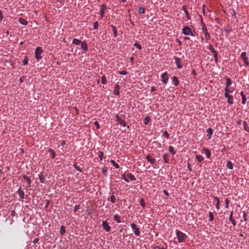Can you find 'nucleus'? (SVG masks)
Here are the masks:
<instances>
[{
    "mask_svg": "<svg viewBox=\"0 0 249 249\" xmlns=\"http://www.w3.org/2000/svg\"><path fill=\"white\" fill-rule=\"evenodd\" d=\"M176 234L178 237V240L179 243L184 242L185 241L187 238V235L185 233L178 230H176Z\"/></svg>",
    "mask_w": 249,
    "mask_h": 249,
    "instance_id": "f257e3e1",
    "label": "nucleus"
},
{
    "mask_svg": "<svg viewBox=\"0 0 249 249\" xmlns=\"http://www.w3.org/2000/svg\"><path fill=\"white\" fill-rule=\"evenodd\" d=\"M43 50L40 47H37L35 50V57L38 60L42 59L41 54L43 53Z\"/></svg>",
    "mask_w": 249,
    "mask_h": 249,
    "instance_id": "f03ea898",
    "label": "nucleus"
},
{
    "mask_svg": "<svg viewBox=\"0 0 249 249\" xmlns=\"http://www.w3.org/2000/svg\"><path fill=\"white\" fill-rule=\"evenodd\" d=\"M107 6L105 4H103L100 6V10L98 13L100 15V19H102L103 18L104 14L106 13L105 10L107 9Z\"/></svg>",
    "mask_w": 249,
    "mask_h": 249,
    "instance_id": "7ed1b4c3",
    "label": "nucleus"
},
{
    "mask_svg": "<svg viewBox=\"0 0 249 249\" xmlns=\"http://www.w3.org/2000/svg\"><path fill=\"white\" fill-rule=\"evenodd\" d=\"M131 228L133 230L134 233L136 236L140 235V230L139 228L137 227V225L135 223L131 224Z\"/></svg>",
    "mask_w": 249,
    "mask_h": 249,
    "instance_id": "20e7f679",
    "label": "nucleus"
},
{
    "mask_svg": "<svg viewBox=\"0 0 249 249\" xmlns=\"http://www.w3.org/2000/svg\"><path fill=\"white\" fill-rule=\"evenodd\" d=\"M161 80L162 83L165 84H167L169 79V76L168 74L167 73V72L165 71V72L163 73L161 75Z\"/></svg>",
    "mask_w": 249,
    "mask_h": 249,
    "instance_id": "39448f33",
    "label": "nucleus"
},
{
    "mask_svg": "<svg viewBox=\"0 0 249 249\" xmlns=\"http://www.w3.org/2000/svg\"><path fill=\"white\" fill-rule=\"evenodd\" d=\"M246 55H247V53L246 52H242L241 54L240 57H241V58L244 61L245 65L246 66H248L249 65V62L248 61V58Z\"/></svg>",
    "mask_w": 249,
    "mask_h": 249,
    "instance_id": "423d86ee",
    "label": "nucleus"
},
{
    "mask_svg": "<svg viewBox=\"0 0 249 249\" xmlns=\"http://www.w3.org/2000/svg\"><path fill=\"white\" fill-rule=\"evenodd\" d=\"M173 59L175 60V63H176V65L177 66V68L178 69H180L182 68V65L181 64V60L180 59V58H178V57L177 56H174L173 57Z\"/></svg>",
    "mask_w": 249,
    "mask_h": 249,
    "instance_id": "0eeeda50",
    "label": "nucleus"
},
{
    "mask_svg": "<svg viewBox=\"0 0 249 249\" xmlns=\"http://www.w3.org/2000/svg\"><path fill=\"white\" fill-rule=\"evenodd\" d=\"M116 121L118 122L120 125L125 127L126 126V123L124 120L122 119L121 117H120L118 115H116Z\"/></svg>",
    "mask_w": 249,
    "mask_h": 249,
    "instance_id": "6e6552de",
    "label": "nucleus"
},
{
    "mask_svg": "<svg viewBox=\"0 0 249 249\" xmlns=\"http://www.w3.org/2000/svg\"><path fill=\"white\" fill-rule=\"evenodd\" d=\"M102 225L104 230H105L107 232L110 231V227L108 225V224L107 221H103L102 222Z\"/></svg>",
    "mask_w": 249,
    "mask_h": 249,
    "instance_id": "1a4fd4ad",
    "label": "nucleus"
},
{
    "mask_svg": "<svg viewBox=\"0 0 249 249\" xmlns=\"http://www.w3.org/2000/svg\"><path fill=\"white\" fill-rule=\"evenodd\" d=\"M192 29L188 26H185L182 29V33L184 35L189 36V34H191Z\"/></svg>",
    "mask_w": 249,
    "mask_h": 249,
    "instance_id": "9d476101",
    "label": "nucleus"
},
{
    "mask_svg": "<svg viewBox=\"0 0 249 249\" xmlns=\"http://www.w3.org/2000/svg\"><path fill=\"white\" fill-rule=\"evenodd\" d=\"M224 96L225 98H227V102L229 104L232 105L233 103V97L232 95L226 93L224 94Z\"/></svg>",
    "mask_w": 249,
    "mask_h": 249,
    "instance_id": "9b49d317",
    "label": "nucleus"
},
{
    "mask_svg": "<svg viewBox=\"0 0 249 249\" xmlns=\"http://www.w3.org/2000/svg\"><path fill=\"white\" fill-rule=\"evenodd\" d=\"M146 160L150 162L152 164H154L156 162V160L152 157L150 155H148L146 156Z\"/></svg>",
    "mask_w": 249,
    "mask_h": 249,
    "instance_id": "f8f14e48",
    "label": "nucleus"
},
{
    "mask_svg": "<svg viewBox=\"0 0 249 249\" xmlns=\"http://www.w3.org/2000/svg\"><path fill=\"white\" fill-rule=\"evenodd\" d=\"M81 48L84 52L88 50V44L85 41H82L81 43Z\"/></svg>",
    "mask_w": 249,
    "mask_h": 249,
    "instance_id": "ddd939ff",
    "label": "nucleus"
},
{
    "mask_svg": "<svg viewBox=\"0 0 249 249\" xmlns=\"http://www.w3.org/2000/svg\"><path fill=\"white\" fill-rule=\"evenodd\" d=\"M171 80H172V81L173 83V84L175 86H177L178 85V84L179 83V81L178 80L177 77H176L175 76H173L171 77Z\"/></svg>",
    "mask_w": 249,
    "mask_h": 249,
    "instance_id": "4468645a",
    "label": "nucleus"
},
{
    "mask_svg": "<svg viewBox=\"0 0 249 249\" xmlns=\"http://www.w3.org/2000/svg\"><path fill=\"white\" fill-rule=\"evenodd\" d=\"M120 86L118 84L115 85L113 93L115 95H119L120 94Z\"/></svg>",
    "mask_w": 249,
    "mask_h": 249,
    "instance_id": "2eb2a0df",
    "label": "nucleus"
},
{
    "mask_svg": "<svg viewBox=\"0 0 249 249\" xmlns=\"http://www.w3.org/2000/svg\"><path fill=\"white\" fill-rule=\"evenodd\" d=\"M38 178L41 183L45 184L46 182L45 177L41 173L38 174Z\"/></svg>",
    "mask_w": 249,
    "mask_h": 249,
    "instance_id": "dca6fc26",
    "label": "nucleus"
},
{
    "mask_svg": "<svg viewBox=\"0 0 249 249\" xmlns=\"http://www.w3.org/2000/svg\"><path fill=\"white\" fill-rule=\"evenodd\" d=\"M18 195H19L20 198L21 199L24 198V192L21 190V187H19L17 191Z\"/></svg>",
    "mask_w": 249,
    "mask_h": 249,
    "instance_id": "f3484780",
    "label": "nucleus"
},
{
    "mask_svg": "<svg viewBox=\"0 0 249 249\" xmlns=\"http://www.w3.org/2000/svg\"><path fill=\"white\" fill-rule=\"evenodd\" d=\"M202 150H203V151L204 152V153L207 158H210L211 155V152L210 150H209L208 148H205V147L203 148Z\"/></svg>",
    "mask_w": 249,
    "mask_h": 249,
    "instance_id": "a211bd4d",
    "label": "nucleus"
},
{
    "mask_svg": "<svg viewBox=\"0 0 249 249\" xmlns=\"http://www.w3.org/2000/svg\"><path fill=\"white\" fill-rule=\"evenodd\" d=\"M232 215H233V212L232 211L231 212V213L230 214L229 220L231 222L233 226H234L236 225V222L235 219L233 218Z\"/></svg>",
    "mask_w": 249,
    "mask_h": 249,
    "instance_id": "6ab92c4d",
    "label": "nucleus"
},
{
    "mask_svg": "<svg viewBox=\"0 0 249 249\" xmlns=\"http://www.w3.org/2000/svg\"><path fill=\"white\" fill-rule=\"evenodd\" d=\"M206 132L207 133L208 139L210 140L212 138V136L213 134V130L211 128H209L207 129Z\"/></svg>",
    "mask_w": 249,
    "mask_h": 249,
    "instance_id": "aec40b11",
    "label": "nucleus"
},
{
    "mask_svg": "<svg viewBox=\"0 0 249 249\" xmlns=\"http://www.w3.org/2000/svg\"><path fill=\"white\" fill-rule=\"evenodd\" d=\"M225 79L226 80V87H229L232 84V81L228 77H225Z\"/></svg>",
    "mask_w": 249,
    "mask_h": 249,
    "instance_id": "412c9836",
    "label": "nucleus"
},
{
    "mask_svg": "<svg viewBox=\"0 0 249 249\" xmlns=\"http://www.w3.org/2000/svg\"><path fill=\"white\" fill-rule=\"evenodd\" d=\"M66 232L65 227L63 225L61 226L59 233L61 235H63Z\"/></svg>",
    "mask_w": 249,
    "mask_h": 249,
    "instance_id": "4be33fe9",
    "label": "nucleus"
},
{
    "mask_svg": "<svg viewBox=\"0 0 249 249\" xmlns=\"http://www.w3.org/2000/svg\"><path fill=\"white\" fill-rule=\"evenodd\" d=\"M48 152L51 156V158L54 159L55 157V153L53 149L50 148L48 150Z\"/></svg>",
    "mask_w": 249,
    "mask_h": 249,
    "instance_id": "5701e85b",
    "label": "nucleus"
},
{
    "mask_svg": "<svg viewBox=\"0 0 249 249\" xmlns=\"http://www.w3.org/2000/svg\"><path fill=\"white\" fill-rule=\"evenodd\" d=\"M23 178L24 179L26 180L28 182V183H29V187H30L31 186V184L32 182L30 178L26 175H23Z\"/></svg>",
    "mask_w": 249,
    "mask_h": 249,
    "instance_id": "b1692460",
    "label": "nucleus"
},
{
    "mask_svg": "<svg viewBox=\"0 0 249 249\" xmlns=\"http://www.w3.org/2000/svg\"><path fill=\"white\" fill-rule=\"evenodd\" d=\"M18 21L21 24L23 25H26L28 24V21L26 19L22 18H19Z\"/></svg>",
    "mask_w": 249,
    "mask_h": 249,
    "instance_id": "393cba45",
    "label": "nucleus"
},
{
    "mask_svg": "<svg viewBox=\"0 0 249 249\" xmlns=\"http://www.w3.org/2000/svg\"><path fill=\"white\" fill-rule=\"evenodd\" d=\"M168 155L167 154H164L163 156V159L164 160V162L166 163H168L169 162V160L168 159Z\"/></svg>",
    "mask_w": 249,
    "mask_h": 249,
    "instance_id": "a878e982",
    "label": "nucleus"
},
{
    "mask_svg": "<svg viewBox=\"0 0 249 249\" xmlns=\"http://www.w3.org/2000/svg\"><path fill=\"white\" fill-rule=\"evenodd\" d=\"M113 218H114V219L116 221V222L117 223H120L121 222V217L119 215L115 214Z\"/></svg>",
    "mask_w": 249,
    "mask_h": 249,
    "instance_id": "bb28decb",
    "label": "nucleus"
},
{
    "mask_svg": "<svg viewBox=\"0 0 249 249\" xmlns=\"http://www.w3.org/2000/svg\"><path fill=\"white\" fill-rule=\"evenodd\" d=\"M227 167L229 169H233V164L231 161L228 160L226 164Z\"/></svg>",
    "mask_w": 249,
    "mask_h": 249,
    "instance_id": "cd10ccee",
    "label": "nucleus"
},
{
    "mask_svg": "<svg viewBox=\"0 0 249 249\" xmlns=\"http://www.w3.org/2000/svg\"><path fill=\"white\" fill-rule=\"evenodd\" d=\"M127 177L128 178L131 180H136V178L135 177V176H134V175H133L132 174L130 173H128L127 174Z\"/></svg>",
    "mask_w": 249,
    "mask_h": 249,
    "instance_id": "c85d7f7f",
    "label": "nucleus"
},
{
    "mask_svg": "<svg viewBox=\"0 0 249 249\" xmlns=\"http://www.w3.org/2000/svg\"><path fill=\"white\" fill-rule=\"evenodd\" d=\"M81 42H82V41L80 40H79L78 39H77V38H74L73 39L72 43L74 44H75L76 45H78L80 44H81Z\"/></svg>",
    "mask_w": 249,
    "mask_h": 249,
    "instance_id": "c756f323",
    "label": "nucleus"
},
{
    "mask_svg": "<svg viewBox=\"0 0 249 249\" xmlns=\"http://www.w3.org/2000/svg\"><path fill=\"white\" fill-rule=\"evenodd\" d=\"M196 160L199 162H201L204 160V158L201 155H196Z\"/></svg>",
    "mask_w": 249,
    "mask_h": 249,
    "instance_id": "7c9ffc66",
    "label": "nucleus"
},
{
    "mask_svg": "<svg viewBox=\"0 0 249 249\" xmlns=\"http://www.w3.org/2000/svg\"><path fill=\"white\" fill-rule=\"evenodd\" d=\"M110 162L113 165V166H114V167L116 168V169H118L119 168L120 166H119V165L117 163L115 160H110Z\"/></svg>",
    "mask_w": 249,
    "mask_h": 249,
    "instance_id": "2f4dec72",
    "label": "nucleus"
},
{
    "mask_svg": "<svg viewBox=\"0 0 249 249\" xmlns=\"http://www.w3.org/2000/svg\"><path fill=\"white\" fill-rule=\"evenodd\" d=\"M202 33L204 34L205 37L207 39V40L210 38V35L209 34L207 31L203 32Z\"/></svg>",
    "mask_w": 249,
    "mask_h": 249,
    "instance_id": "473e14b6",
    "label": "nucleus"
},
{
    "mask_svg": "<svg viewBox=\"0 0 249 249\" xmlns=\"http://www.w3.org/2000/svg\"><path fill=\"white\" fill-rule=\"evenodd\" d=\"M102 173L106 177L107 176V167H104L102 169Z\"/></svg>",
    "mask_w": 249,
    "mask_h": 249,
    "instance_id": "72a5a7b5",
    "label": "nucleus"
},
{
    "mask_svg": "<svg viewBox=\"0 0 249 249\" xmlns=\"http://www.w3.org/2000/svg\"><path fill=\"white\" fill-rule=\"evenodd\" d=\"M168 150L170 153H171L173 155L176 154V151L174 150V148L172 146H170L169 147Z\"/></svg>",
    "mask_w": 249,
    "mask_h": 249,
    "instance_id": "f704fd0d",
    "label": "nucleus"
},
{
    "mask_svg": "<svg viewBox=\"0 0 249 249\" xmlns=\"http://www.w3.org/2000/svg\"><path fill=\"white\" fill-rule=\"evenodd\" d=\"M214 198L216 201V208L217 210H219V205L220 203L219 199L217 196H214Z\"/></svg>",
    "mask_w": 249,
    "mask_h": 249,
    "instance_id": "c9c22d12",
    "label": "nucleus"
},
{
    "mask_svg": "<svg viewBox=\"0 0 249 249\" xmlns=\"http://www.w3.org/2000/svg\"><path fill=\"white\" fill-rule=\"evenodd\" d=\"M73 166L74 167V168L77 171H78L79 172H82V169L79 166L77 165V163H74L73 165Z\"/></svg>",
    "mask_w": 249,
    "mask_h": 249,
    "instance_id": "e433bc0d",
    "label": "nucleus"
},
{
    "mask_svg": "<svg viewBox=\"0 0 249 249\" xmlns=\"http://www.w3.org/2000/svg\"><path fill=\"white\" fill-rule=\"evenodd\" d=\"M150 119L149 116H146L144 118L143 120V124L145 125H147L149 122Z\"/></svg>",
    "mask_w": 249,
    "mask_h": 249,
    "instance_id": "4c0bfd02",
    "label": "nucleus"
},
{
    "mask_svg": "<svg viewBox=\"0 0 249 249\" xmlns=\"http://www.w3.org/2000/svg\"><path fill=\"white\" fill-rule=\"evenodd\" d=\"M225 93L224 94L231 93L232 92V90L230 89L229 87H225Z\"/></svg>",
    "mask_w": 249,
    "mask_h": 249,
    "instance_id": "58836bf2",
    "label": "nucleus"
},
{
    "mask_svg": "<svg viewBox=\"0 0 249 249\" xmlns=\"http://www.w3.org/2000/svg\"><path fill=\"white\" fill-rule=\"evenodd\" d=\"M244 129L248 132H249V126L246 122H244Z\"/></svg>",
    "mask_w": 249,
    "mask_h": 249,
    "instance_id": "ea45409f",
    "label": "nucleus"
},
{
    "mask_svg": "<svg viewBox=\"0 0 249 249\" xmlns=\"http://www.w3.org/2000/svg\"><path fill=\"white\" fill-rule=\"evenodd\" d=\"M209 221H212L213 220V215L212 212H209Z\"/></svg>",
    "mask_w": 249,
    "mask_h": 249,
    "instance_id": "a19ab883",
    "label": "nucleus"
},
{
    "mask_svg": "<svg viewBox=\"0 0 249 249\" xmlns=\"http://www.w3.org/2000/svg\"><path fill=\"white\" fill-rule=\"evenodd\" d=\"M208 49L212 53H214V52L216 51L213 45L211 44L208 46Z\"/></svg>",
    "mask_w": 249,
    "mask_h": 249,
    "instance_id": "79ce46f5",
    "label": "nucleus"
},
{
    "mask_svg": "<svg viewBox=\"0 0 249 249\" xmlns=\"http://www.w3.org/2000/svg\"><path fill=\"white\" fill-rule=\"evenodd\" d=\"M98 156L99 158H100V160L101 161L102 160L103 157L104 156V153H103V152L99 151L98 153Z\"/></svg>",
    "mask_w": 249,
    "mask_h": 249,
    "instance_id": "37998d69",
    "label": "nucleus"
},
{
    "mask_svg": "<svg viewBox=\"0 0 249 249\" xmlns=\"http://www.w3.org/2000/svg\"><path fill=\"white\" fill-rule=\"evenodd\" d=\"M121 178L124 179L125 182H129V180L126 178V176L125 175V174H123L122 175Z\"/></svg>",
    "mask_w": 249,
    "mask_h": 249,
    "instance_id": "c03bdc74",
    "label": "nucleus"
},
{
    "mask_svg": "<svg viewBox=\"0 0 249 249\" xmlns=\"http://www.w3.org/2000/svg\"><path fill=\"white\" fill-rule=\"evenodd\" d=\"M134 46L139 50H141L142 49V45L138 43H135L134 44Z\"/></svg>",
    "mask_w": 249,
    "mask_h": 249,
    "instance_id": "a18cd8bd",
    "label": "nucleus"
},
{
    "mask_svg": "<svg viewBox=\"0 0 249 249\" xmlns=\"http://www.w3.org/2000/svg\"><path fill=\"white\" fill-rule=\"evenodd\" d=\"M138 12L140 14H144L145 9L143 7H140L138 9Z\"/></svg>",
    "mask_w": 249,
    "mask_h": 249,
    "instance_id": "49530a36",
    "label": "nucleus"
},
{
    "mask_svg": "<svg viewBox=\"0 0 249 249\" xmlns=\"http://www.w3.org/2000/svg\"><path fill=\"white\" fill-rule=\"evenodd\" d=\"M116 200L115 196L114 195H112L110 197V201L112 203H115Z\"/></svg>",
    "mask_w": 249,
    "mask_h": 249,
    "instance_id": "de8ad7c7",
    "label": "nucleus"
},
{
    "mask_svg": "<svg viewBox=\"0 0 249 249\" xmlns=\"http://www.w3.org/2000/svg\"><path fill=\"white\" fill-rule=\"evenodd\" d=\"M162 136H165L167 139H168L169 138V135L166 130H165L163 132Z\"/></svg>",
    "mask_w": 249,
    "mask_h": 249,
    "instance_id": "09e8293b",
    "label": "nucleus"
},
{
    "mask_svg": "<svg viewBox=\"0 0 249 249\" xmlns=\"http://www.w3.org/2000/svg\"><path fill=\"white\" fill-rule=\"evenodd\" d=\"M101 82L103 84H105L107 82L106 77L105 75L102 77Z\"/></svg>",
    "mask_w": 249,
    "mask_h": 249,
    "instance_id": "8fccbe9b",
    "label": "nucleus"
},
{
    "mask_svg": "<svg viewBox=\"0 0 249 249\" xmlns=\"http://www.w3.org/2000/svg\"><path fill=\"white\" fill-rule=\"evenodd\" d=\"M140 204L141 206H142L143 208H144L145 206V203L144 201V200L143 198H142L140 201Z\"/></svg>",
    "mask_w": 249,
    "mask_h": 249,
    "instance_id": "3c124183",
    "label": "nucleus"
},
{
    "mask_svg": "<svg viewBox=\"0 0 249 249\" xmlns=\"http://www.w3.org/2000/svg\"><path fill=\"white\" fill-rule=\"evenodd\" d=\"M242 103L243 104L245 105L246 103V101H247V98H246V96H243V97H242Z\"/></svg>",
    "mask_w": 249,
    "mask_h": 249,
    "instance_id": "603ef678",
    "label": "nucleus"
},
{
    "mask_svg": "<svg viewBox=\"0 0 249 249\" xmlns=\"http://www.w3.org/2000/svg\"><path fill=\"white\" fill-rule=\"evenodd\" d=\"M94 125L96 127L97 129H99L100 128V124L97 121H95L94 122Z\"/></svg>",
    "mask_w": 249,
    "mask_h": 249,
    "instance_id": "864d4df0",
    "label": "nucleus"
},
{
    "mask_svg": "<svg viewBox=\"0 0 249 249\" xmlns=\"http://www.w3.org/2000/svg\"><path fill=\"white\" fill-rule=\"evenodd\" d=\"M98 21H95L94 22V24H93V27H94V29H97L98 28Z\"/></svg>",
    "mask_w": 249,
    "mask_h": 249,
    "instance_id": "5fc2aeb1",
    "label": "nucleus"
},
{
    "mask_svg": "<svg viewBox=\"0 0 249 249\" xmlns=\"http://www.w3.org/2000/svg\"><path fill=\"white\" fill-rule=\"evenodd\" d=\"M185 14L186 18H187V19L188 20H189V19H191V17L189 16V12L188 11H185Z\"/></svg>",
    "mask_w": 249,
    "mask_h": 249,
    "instance_id": "6e6d98bb",
    "label": "nucleus"
},
{
    "mask_svg": "<svg viewBox=\"0 0 249 249\" xmlns=\"http://www.w3.org/2000/svg\"><path fill=\"white\" fill-rule=\"evenodd\" d=\"M118 73L119 74L124 75H126L127 74V72L125 71H119L118 72Z\"/></svg>",
    "mask_w": 249,
    "mask_h": 249,
    "instance_id": "4d7b16f0",
    "label": "nucleus"
},
{
    "mask_svg": "<svg viewBox=\"0 0 249 249\" xmlns=\"http://www.w3.org/2000/svg\"><path fill=\"white\" fill-rule=\"evenodd\" d=\"M28 63V59L27 58H25L22 61V63L23 65H26Z\"/></svg>",
    "mask_w": 249,
    "mask_h": 249,
    "instance_id": "13d9d810",
    "label": "nucleus"
},
{
    "mask_svg": "<svg viewBox=\"0 0 249 249\" xmlns=\"http://www.w3.org/2000/svg\"><path fill=\"white\" fill-rule=\"evenodd\" d=\"M80 208V206L79 205H76L75 206H74V211L75 212H77L79 209Z\"/></svg>",
    "mask_w": 249,
    "mask_h": 249,
    "instance_id": "bf43d9fd",
    "label": "nucleus"
},
{
    "mask_svg": "<svg viewBox=\"0 0 249 249\" xmlns=\"http://www.w3.org/2000/svg\"><path fill=\"white\" fill-rule=\"evenodd\" d=\"M202 32H205V31H207L206 25L204 23H203V24H202Z\"/></svg>",
    "mask_w": 249,
    "mask_h": 249,
    "instance_id": "052dcab7",
    "label": "nucleus"
},
{
    "mask_svg": "<svg viewBox=\"0 0 249 249\" xmlns=\"http://www.w3.org/2000/svg\"><path fill=\"white\" fill-rule=\"evenodd\" d=\"M213 54L214 58H216V57H218V53L217 52L215 51L214 53H213Z\"/></svg>",
    "mask_w": 249,
    "mask_h": 249,
    "instance_id": "680f3d73",
    "label": "nucleus"
},
{
    "mask_svg": "<svg viewBox=\"0 0 249 249\" xmlns=\"http://www.w3.org/2000/svg\"><path fill=\"white\" fill-rule=\"evenodd\" d=\"M236 11L234 9H232L231 15L232 16H233L234 17V18H236Z\"/></svg>",
    "mask_w": 249,
    "mask_h": 249,
    "instance_id": "e2e57ef3",
    "label": "nucleus"
},
{
    "mask_svg": "<svg viewBox=\"0 0 249 249\" xmlns=\"http://www.w3.org/2000/svg\"><path fill=\"white\" fill-rule=\"evenodd\" d=\"M38 241L39 239L38 238H35L34 239L33 242L34 244H36L38 242Z\"/></svg>",
    "mask_w": 249,
    "mask_h": 249,
    "instance_id": "0e129e2a",
    "label": "nucleus"
},
{
    "mask_svg": "<svg viewBox=\"0 0 249 249\" xmlns=\"http://www.w3.org/2000/svg\"><path fill=\"white\" fill-rule=\"evenodd\" d=\"M163 193L166 196H169V193H168V192L166 190H163Z\"/></svg>",
    "mask_w": 249,
    "mask_h": 249,
    "instance_id": "69168bd1",
    "label": "nucleus"
},
{
    "mask_svg": "<svg viewBox=\"0 0 249 249\" xmlns=\"http://www.w3.org/2000/svg\"><path fill=\"white\" fill-rule=\"evenodd\" d=\"M156 90H157V88H156V87H154V86H153V87H152L151 88V90H151V92H153V91H156Z\"/></svg>",
    "mask_w": 249,
    "mask_h": 249,
    "instance_id": "338daca9",
    "label": "nucleus"
},
{
    "mask_svg": "<svg viewBox=\"0 0 249 249\" xmlns=\"http://www.w3.org/2000/svg\"><path fill=\"white\" fill-rule=\"evenodd\" d=\"M113 32V36L114 37H116L117 36V30H114Z\"/></svg>",
    "mask_w": 249,
    "mask_h": 249,
    "instance_id": "774afa93",
    "label": "nucleus"
}]
</instances>
